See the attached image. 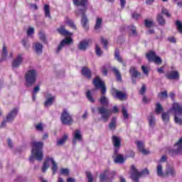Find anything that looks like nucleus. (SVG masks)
<instances>
[{
    "instance_id": "54",
    "label": "nucleus",
    "mask_w": 182,
    "mask_h": 182,
    "mask_svg": "<svg viewBox=\"0 0 182 182\" xmlns=\"http://www.w3.org/2000/svg\"><path fill=\"white\" fill-rule=\"evenodd\" d=\"M60 173L63 174V176H69V169L68 168H61Z\"/></svg>"
},
{
    "instance_id": "11",
    "label": "nucleus",
    "mask_w": 182,
    "mask_h": 182,
    "mask_svg": "<svg viewBox=\"0 0 182 182\" xmlns=\"http://www.w3.org/2000/svg\"><path fill=\"white\" fill-rule=\"evenodd\" d=\"M171 110L174 115L182 116V104H180L178 102H173Z\"/></svg>"
},
{
    "instance_id": "53",
    "label": "nucleus",
    "mask_w": 182,
    "mask_h": 182,
    "mask_svg": "<svg viewBox=\"0 0 182 182\" xmlns=\"http://www.w3.org/2000/svg\"><path fill=\"white\" fill-rule=\"evenodd\" d=\"M66 23H67L68 25H69V26H70V28H72L73 29L76 30V25L75 24V23H73V22L72 21V20H68V21H66Z\"/></svg>"
},
{
    "instance_id": "20",
    "label": "nucleus",
    "mask_w": 182,
    "mask_h": 182,
    "mask_svg": "<svg viewBox=\"0 0 182 182\" xmlns=\"http://www.w3.org/2000/svg\"><path fill=\"white\" fill-rule=\"evenodd\" d=\"M136 145L138 147V150L139 151H141V153H142V154H149V151H147L146 149H144V144L143 143V141H136Z\"/></svg>"
},
{
    "instance_id": "26",
    "label": "nucleus",
    "mask_w": 182,
    "mask_h": 182,
    "mask_svg": "<svg viewBox=\"0 0 182 182\" xmlns=\"http://www.w3.org/2000/svg\"><path fill=\"white\" fill-rule=\"evenodd\" d=\"M115 97L117 99H119V100H124L126 99V93L122 92L121 91H119L118 90H115Z\"/></svg>"
},
{
    "instance_id": "40",
    "label": "nucleus",
    "mask_w": 182,
    "mask_h": 182,
    "mask_svg": "<svg viewBox=\"0 0 182 182\" xmlns=\"http://www.w3.org/2000/svg\"><path fill=\"white\" fill-rule=\"evenodd\" d=\"M131 36H137V31L134 26H129V27Z\"/></svg>"
},
{
    "instance_id": "6",
    "label": "nucleus",
    "mask_w": 182,
    "mask_h": 182,
    "mask_svg": "<svg viewBox=\"0 0 182 182\" xmlns=\"http://www.w3.org/2000/svg\"><path fill=\"white\" fill-rule=\"evenodd\" d=\"M61 123L63 124H65L67 126H70L73 123V118L72 115L69 113L68 109H65L63 110L60 117Z\"/></svg>"
},
{
    "instance_id": "10",
    "label": "nucleus",
    "mask_w": 182,
    "mask_h": 182,
    "mask_svg": "<svg viewBox=\"0 0 182 182\" xmlns=\"http://www.w3.org/2000/svg\"><path fill=\"white\" fill-rule=\"evenodd\" d=\"M129 73L132 79V85H136V79L141 76V73L137 70V68L134 67L129 68Z\"/></svg>"
},
{
    "instance_id": "47",
    "label": "nucleus",
    "mask_w": 182,
    "mask_h": 182,
    "mask_svg": "<svg viewBox=\"0 0 182 182\" xmlns=\"http://www.w3.org/2000/svg\"><path fill=\"white\" fill-rule=\"evenodd\" d=\"M122 116L124 117V119H129V113L127 112V109H126V107H123L122 110Z\"/></svg>"
},
{
    "instance_id": "18",
    "label": "nucleus",
    "mask_w": 182,
    "mask_h": 182,
    "mask_svg": "<svg viewBox=\"0 0 182 182\" xmlns=\"http://www.w3.org/2000/svg\"><path fill=\"white\" fill-rule=\"evenodd\" d=\"M33 49L37 55H41L42 54V52H43V45L41 43H35L33 46Z\"/></svg>"
},
{
    "instance_id": "30",
    "label": "nucleus",
    "mask_w": 182,
    "mask_h": 182,
    "mask_svg": "<svg viewBox=\"0 0 182 182\" xmlns=\"http://www.w3.org/2000/svg\"><path fill=\"white\" fill-rule=\"evenodd\" d=\"M114 163L117 164H123L124 161H126V159L122 156V154H119L116 156V158L114 159Z\"/></svg>"
},
{
    "instance_id": "12",
    "label": "nucleus",
    "mask_w": 182,
    "mask_h": 182,
    "mask_svg": "<svg viewBox=\"0 0 182 182\" xmlns=\"http://www.w3.org/2000/svg\"><path fill=\"white\" fill-rule=\"evenodd\" d=\"M73 43V40L72 39V38H64L60 42V45L58 46V47L55 50V53H59V52H60V50H62V49H63V48H65V45H70Z\"/></svg>"
},
{
    "instance_id": "55",
    "label": "nucleus",
    "mask_w": 182,
    "mask_h": 182,
    "mask_svg": "<svg viewBox=\"0 0 182 182\" xmlns=\"http://www.w3.org/2000/svg\"><path fill=\"white\" fill-rule=\"evenodd\" d=\"M142 102L145 103V105H147V103H150L151 102V100L150 98H148L146 95L143 96Z\"/></svg>"
},
{
    "instance_id": "36",
    "label": "nucleus",
    "mask_w": 182,
    "mask_h": 182,
    "mask_svg": "<svg viewBox=\"0 0 182 182\" xmlns=\"http://www.w3.org/2000/svg\"><path fill=\"white\" fill-rule=\"evenodd\" d=\"M109 173V170H105L100 175V181H106V179L107 178V174Z\"/></svg>"
},
{
    "instance_id": "34",
    "label": "nucleus",
    "mask_w": 182,
    "mask_h": 182,
    "mask_svg": "<svg viewBox=\"0 0 182 182\" xmlns=\"http://www.w3.org/2000/svg\"><path fill=\"white\" fill-rule=\"evenodd\" d=\"M66 140H68V134H65L60 139L57 141V146H62V144H65Z\"/></svg>"
},
{
    "instance_id": "45",
    "label": "nucleus",
    "mask_w": 182,
    "mask_h": 182,
    "mask_svg": "<svg viewBox=\"0 0 182 182\" xmlns=\"http://www.w3.org/2000/svg\"><path fill=\"white\" fill-rule=\"evenodd\" d=\"M159 99H167L168 97V95L167 94V91H164L158 94Z\"/></svg>"
},
{
    "instance_id": "38",
    "label": "nucleus",
    "mask_w": 182,
    "mask_h": 182,
    "mask_svg": "<svg viewBox=\"0 0 182 182\" xmlns=\"http://www.w3.org/2000/svg\"><path fill=\"white\" fill-rule=\"evenodd\" d=\"M156 174L159 176V177H163L164 176V173H163V166L161 164H159L156 167Z\"/></svg>"
},
{
    "instance_id": "59",
    "label": "nucleus",
    "mask_w": 182,
    "mask_h": 182,
    "mask_svg": "<svg viewBox=\"0 0 182 182\" xmlns=\"http://www.w3.org/2000/svg\"><path fill=\"white\" fill-rule=\"evenodd\" d=\"M141 70L144 75H149V68H147V67L142 65Z\"/></svg>"
},
{
    "instance_id": "1",
    "label": "nucleus",
    "mask_w": 182,
    "mask_h": 182,
    "mask_svg": "<svg viewBox=\"0 0 182 182\" xmlns=\"http://www.w3.org/2000/svg\"><path fill=\"white\" fill-rule=\"evenodd\" d=\"M73 2L75 6H81L75 11V15L77 16H82L81 25L87 31V29H89V26H87L89 19L87 18L86 12H87V4H89V0H73Z\"/></svg>"
},
{
    "instance_id": "39",
    "label": "nucleus",
    "mask_w": 182,
    "mask_h": 182,
    "mask_svg": "<svg viewBox=\"0 0 182 182\" xmlns=\"http://www.w3.org/2000/svg\"><path fill=\"white\" fill-rule=\"evenodd\" d=\"M6 56H8V50H6V46H4L1 60H6Z\"/></svg>"
},
{
    "instance_id": "22",
    "label": "nucleus",
    "mask_w": 182,
    "mask_h": 182,
    "mask_svg": "<svg viewBox=\"0 0 182 182\" xmlns=\"http://www.w3.org/2000/svg\"><path fill=\"white\" fill-rule=\"evenodd\" d=\"M81 73L85 76L87 79H92V71L88 68H82Z\"/></svg>"
},
{
    "instance_id": "16",
    "label": "nucleus",
    "mask_w": 182,
    "mask_h": 182,
    "mask_svg": "<svg viewBox=\"0 0 182 182\" xmlns=\"http://www.w3.org/2000/svg\"><path fill=\"white\" fill-rule=\"evenodd\" d=\"M22 62H23V58L22 57V54H18L16 58H15L11 63L12 68L14 69H17L22 65Z\"/></svg>"
},
{
    "instance_id": "2",
    "label": "nucleus",
    "mask_w": 182,
    "mask_h": 182,
    "mask_svg": "<svg viewBox=\"0 0 182 182\" xmlns=\"http://www.w3.org/2000/svg\"><path fill=\"white\" fill-rule=\"evenodd\" d=\"M31 155L29 158V161L33 163L35 160L42 161L43 160V142L33 141L31 142Z\"/></svg>"
},
{
    "instance_id": "41",
    "label": "nucleus",
    "mask_w": 182,
    "mask_h": 182,
    "mask_svg": "<svg viewBox=\"0 0 182 182\" xmlns=\"http://www.w3.org/2000/svg\"><path fill=\"white\" fill-rule=\"evenodd\" d=\"M21 43L25 49H28L31 48V44L29 43V40L28 38H23L21 41Z\"/></svg>"
},
{
    "instance_id": "5",
    "label": "nucleus",
    "mask_w": 182,
    "mask_h": 182,
    "mask_svg": "<svg viewBox=\"0 0 182 182\" xmlns=\"http://www.w3.org/2000/svg\"><path fill=\"white\" fill-rule=\"evenodd\" d=\"M49 161H51V164L53 165V166L51 167V169L53 171V174L55 175L58 171V164H56L53 158L47 157L46 159L43 164L42 172L46 173V170L49 168Z\"/></svg>"
},
{
    "instance_id": "64",
    "label": "nucleus",
    "mask_w": 182,
    "mask_h": 182,
    "mask_svg": "<svg viewBox=\"0 0 182 182\" xmlns=\"http://www.w3.org/2000/svg\"><path fill=\"white\" fill-rule=\"evenodd\" d=\"M100 87L101 88V93L102 95H105V93H106V86L105 85V84Z\"/></svg>"
},
{
    "instance_id": "33",
    "label": "nucleus",
    "mask_w": 182,
    "mask_h": 182,
    "mask_svg": "<svg viewBox=\"0 0 182 182\" xmlns=\"http://www.w3.org/2000/svg\"><path fill=\"white\" fill-rule=\"evenodd\" d=\"M99 101L102 106H107L109 105V99L105 95L101 96Z\"/></svg>"
},
{
    "instance_id": "43",
    "label": "nucleus",
    "mask_w": 182,
    "mask_h": 182,
    "mask_svg": "<svg viewBox=\"0 0 182 182\" xmlns=\"http://www.w3.org/2000/svg\"><path fill=\"white\" fill-rule=\"evenodd\" d=\"M174 122L176 124L182 126V116L174 115Z\"/></svg>"
},
{
    "instance_id": "37",
    "label": "nucleus",
    "mask_w": 182,
    "mask_h": 182,
    "mask_svg": "<svg viewBox=\"0 0 182 182\" xmlns=\"http://www.w3.org/2000/svg\"><path fill=\"white\" fill-rule=\"evenodd\" d=\"M114 58L118 62H119V63H123V58L120 56V52L117 48L115 49Z\"/></svg>"
},
{
    "instance_id": "58",
    "label": "nucleus",
    "mask_w": 182,
    "mask_h": 182,
    "mask_svg": "<svg viewBox=\"0 0 182 182\" xmlns=\"http://www.w3.org/2000/svg\"><path fill=\"white\" fill-rule=\"evenodd\" d=\"M87 178L88 182H93V176L90 172H87Z\"/></svg>"
},
{
    "instance_id": "56",
    "label": "nucleus",
    "mask_w": 182,
    "mask_h": 182,
    "mask_svg": "<svg viewBox=\"0 0 182 182\" xmlns=\"http://www.w3.org/2000/svg\"><path fill=\"white\" fill-rule=\"evenodd\" d=\"M144 93H146V85L143 84L139 91V95H141L142 96H144Z\"/></svg>"
},
{
    "instance_id": "23",
    "label": "nucleus",
    "mask_w": 182,
    "mask_h": 182,
    "mask_svg": "<svg viewBox=\"0 0 182 182\" xmlns=\"http://www.w3.org/2000/svg\"><path fill=\"white\" fill-rule=\"evenodd\" d=\"M87 46H89V41H82L80 42L78 45V49L80 50H86L87 49Z\"/></svg>"
},
{
    "instance_id": "60",
    "label": "nucleus",
    "mask_w": 182,
    "mask_h": 182,
    "mask_svg": "<svg viewBox=\"0 0 182 182\" xmlns=\"http://www.w3.org/2000/svg\"><path fill=\"white\" fill-rule=\"evenodd\" d=\"M132 19H139V18H140V14H139L136 12H134L132 14Z\"/></svg>"
},
{
    "instance_id": "17",
    "label": "nucleus",
    "mask_w": 182,
    "mask_h": 182,
    "mask_svg": "<svg viewBox=\"0 0 182 182\" xmlns=\"http://www.w3.org/2000/svg\"><path fill=\"white\" fill-rule=\"evenodd\" d=\"M73 144H76L77 141H82V132L80 129H76L73 134Z\"/></svg>"
},
{
    "instance_id": "7",
    "label": "nucleus",
    "mask_w": 182,
    "mask_h": 182,
    "mask_svg": "<svg viewBox=\"0 0 182 182\" xmlns=\"http://www.w3.org/2000/svg\"><path fill=\"white\" fill-rule=\"evenodd\" d=\"M97 111L100 114H101V117L104 122H109L112 116V110L105 107L104 106L98 107Z\"/></svg>"
},
{
    "instance_id": "28",
    "label": "nucleus",
    "mask_w": 182,
    "mask_h": 182,
    "mask_svg": "<svg viewBox=\"0 0 182 182\" xmlns=\"http://www.w3.org/2000/svg\"><path fill=\"white\" fill-rule=\"evenodd\" d=\"M117 126V119L116 117H112L109 124V129L115 130Z\"/></svg>"
},
{
    "instance_id": "19",
    "label": "nucleus",
    "mask_w": 182,
    "mask_h": 182,
    "mask_svg": "<svg viewBox=\"0 0 182 182\" xmlns=\"http://www.w3.org/2000/svg\"><path fill=\"white\" fill-rule=\"evenodd\" d=\"M112 144L115 149H120V146H122V140H120L119 136L115 135L112 136Z\"/></svg>"
},
{
    "instance_id": "52",
    "label": "nucleus",
    "mask_w": 182,
    "mask_h": 182,
    "mask_svg": "<svg viewBox=\"0 0 182 182\" xmlns=\"http://www.w3.org/2000/svg\"><path fill=\"white\" fill-rule=\"evenodd\" d=\"M35 33V28L33 27H30L27 30V36H31V35H33Z\"/></svg>"
},
{
    "instance_id": "24",
    "label": "nucleus",
    "mask_w": 182,
    "mask_h": 182,
    "mask_svg": "<svg viewBox=\"0 0 182 182\" xmlns=\"http://www.w3.org/2000/svg\"><path fill=\"white\" fill-rule=\"evenodd\" d=\"M156 21L161 26H164V25H166V19H164V17H163V14H158L156 15Z\"/></svg>"
},
{
    "instance_id": "14",
    "label": "nucleus",
    "mask_w": 182,
    "mask_h": 182,
    "mask_svg": "<svg viewBox=\"0 0 182 182\" xmlns=\"http://www.w3.org/2000/svg\"><path fill=\"white\" fill-rule=\"evenodd\" d=\"M165 76L168 80H178L180 79V73L177 70H171Z\"/></svg>"
},
{
    "instance_id": "3",
    "label": "nucleus",
    "mask_w": 182,
    "mask_h": 182,
    "mask_svg": "<svg viewBox=\"0 0 182 182\" xmlns=\"http://www.w3.org/2000/svg\"><path fill=\"white\" fill-rule=\"evenodd\" d=\"M38 79V72L35 69L28 70L25 75L26 86L32 87L36 83Z\"/></svg>"
},
{
    "instance_id": "25",
    "label": "nucleus",
    "mask_w": 182,
    "mask_h": 182,
    "mask_svg": "<svg viewBox=\"0 0 182 182\" xmlns=\"http://www.w3.org/2000/svg\"><path fill=\"white\" fill-rule=\"evenodd\" d=\"M93 85H95L97 89H99L100 87H101V86L105 85V82L100 80V78L99 77H96L93 80Z\"/></svg>"
},
{
    "instance_id": "51",
    "label": "nucleus",
    "mask_w": 182,
    "mask_h": 182,
    "mask_svg": "<svg viewBox=\"0 0 182 182\" xmlns=\"http://www.w3.org/2000/svg\"><path fill=\"white\" fill-rule=\"evenodd\" d=\"M101 43H102V45H103L105 49L107 50V45H108L107 40H106V39H105V38L102 37L101 38Z\"/></svg>"
},
{
    "instance_id": "44",
    "label": "nucleus",
    "mask_w": 182,
    "mask_h": 182,
    "mask_svg": "<svg viewBox=\"0 0 182 182\" xmlns=\"http://www.w3.org/2000/svg\"><path fill=\"white\" fill-rule=\"evenodd\" d=\"M86 97L91 103H95V98H93V97L92 96V92H90V90L87 91Z\"/></svg>"
},
{
    "instance_id": "32",
    "label": "nucleus",
    "mask_w": 182,
    "mask_h": 182,
    "mask_svg": "<svg viewBox=\"0 0 182 182\" xmlns=\"http://www.w3.org/2000/svg\"><path fill=\"white\" fill-rule=\"evenodd\" d=\"M149 127H154L156 126V118L154 117V114H151L149 117H148Z\"/></svg>"
},
{
    "instance_id": "57",
    "label": "nucleus",
    "mask_w": 182,
    "mask_h": 182,
    "mask_svg": "<svg viewBox=\"0 0 182 182\" xmlns=\"http://www.w3.org/2000/svg\"><path fill=\"white\" fill-rule=\"evenodd\" d=\"M161 13L164 14V15H166L168 18H170V13H168V10H167V9L163 8Z\"/></svg>"
},
{
    "instance_id": "48",
    "label": "nucleus",
    "mask_w": 182,
    "mask_h": 182,
    "mask_svg": "<svg viewBox=\"0 0 182 182\" xmlns=\"http://www.w3.org/2000/svg\"><path fill=\"white\" fill-rule=\"evenodd\" d=\"M38 36L40 38V40L42 41V42H44L45 43H46V36H45V33L42 31L39 32Z\"/></svg>"
},
{
    "instance_id": "27",
    "label": "nucleus",
    "mask_w": 182,
    "mask_h": 182,
    "mask_svg": "<svg viewBox=\"0 0 182 182\" xmlns=\"http://www.w3.org/2000/svg\"><path fill=\"white\" fill-rule=\"evenodd\" d=\"M165 176H171L172 177H176V169L173 167H168L165 172Z\"/></svg>"
},
{
    "instance_id": "4",
    "label": "nucleus",
    "mask_w": 182,
    "mask_h": 182,
    "mask_svg": "<svg viewBox=\"0 0 182 182\" xmlns=\"http://www.w3.org/2000/svg\"><path fill=\"white\" fill-rule=\"evenodd\" d=\"M131 168L132 170L131 172V178L135 182H139V178H141V176H149V174H150V171L147 168L142 170L141 172L137 171L134 165L131 166Z\"/></svg>"
},
{
    "instance_id": "46",
    "label": "nucleus",
    "mask_w": 182,
    "mask_h": 182,
    "mask_svg": "<svg viewBox=\"0 0 182 182\" xmlns=\"http://www.w3.org/2000/svg\"><path fill=\"white\" fill-rule=\"evenodd\" d=\"M156 113L157 114H160V113H161V112H163V107H161V104L160 103H157L156 105V110H155Z\"/></svg>"
},
{
    "instance_id": "31",
    "label": "nucleus",
    "mask_w": 182,
    "mask_h": 182,
    "mask_svg": "<svg viewBox=\"0 0 182 182\" xmlns=\"http://www.w3.org/2000/svg\"><path fill=\"white\" fill-rule=\"evenodd\" d=\"M112 72L116 75V79L118 82H122V74L120 73V71L116 68H112Z\"/></svg>"
},
{
    "instance_id": "61",
    "label": "nucleus",
    "mask_w": 182,
    "mask_h": 182,
    "mask_svg": "<svg viewBox=\"0 0 182 182\" xmlns=\"http://www.w3.org/2000/svg\"><path fill=\"white\" fill-rule=\"evenodd\" d=\"M102 73L103 74L104 76H107V73H108V71H107V68H106V67H102Z\"/></svg>"
},
{
    "instance_id": "15",
    "label": "nucleus",
    "mask_w": 182,
    "mask_h": 182,
    "mask_svg": "<svg viewBox=\"0 0 182 182\" xmlns=\"http://www.w3.org/2000/svg\"><path fill=\"white\" fill-rule=\"evenodd\" d=\"M44 97L46 100L44 102V106L46 107H49V106H52L53 105V102H55V96L52 95V94L46 93L44 95Z\"/></svg>"
},
{
    "instance_id": "9",
    "label": "nucleus",
    "mask_w": 182,
    "mask_h": 182,
    "mask_svg": "<svg viewBox=\"0 0 182 182\" xmlns=\"http://www.w3.org/2000/svg\"><path fill=\"white\" fill-rule=\"evenodd\" d=\"M169 154L171 156H176V154H182V138H181L178 142L174 145V149L169 150Z\"/></svg>"
},
{
    "instance_id": "8",
    "label": "nucleus",
    "mask_w": 182,
    "mask_h": 182,
    "mask_svg": "<svg viewBox=\"0 0 182 182\" xmlns=\"http://www.w3.org/2000/svg\"><path fill=\"white\" fill-rule=\"evenodd\" d=\"M146 56L149 62H154L156 65H161V63L163 62L161 58L157 56L154 51H149L146 53Z\"/></svg>"
},
{
    "instance_id": "50",
    "label": "nucleus",
    "mask_w": 182,
    "mask_h": 182,
    "mask_svg": "<svg viewBox=\"0 0 182 182\" xmlns=\"http://www.w3.org/2000/svg\"><path fill=\"white\" fill-rule=\"evenodd\" d=\"M144 23L146 28H151V26H153V21L146 19Z\"/></svg>"
},
{
    "instance_id": "21",
    "label": "nucleus",
    "mask_w": 182,
    "mask_h": 182,
    "mask_svg": "<svg viewBox=\"0 0 182 182\" xmlns=\"http://www.w3.org/2000/svg\"><path fill=\"white\" fill-rule=\"evenodd\" d=\"M57 31L58 33L63 36H72V33L65 29V26H61L60 28H57Z\"/></svg>"
},
{
    "instance_id": "62",
    "label": "nucleus",
    "mask_w": 182,
    "mask_h": 182,
    "mask_svg": "<svg viewBox=\"0 0 182 182\" xmlns=\"http://www.w3.org/2000/svg\"><path fill=\"white\" fill-rule=\"evenodd\" d=\"M36 130H38L40 132H42V130H43V127L42 126V124H38L36 126Z\"/></svg>"
},
{
    "instance_id": "29",
    "label": "nucleus",
    "mask_w": 182,
    "mask_h": 182,
    "mask_svg": "<svg viewBox=\"0 0 182 182\" xmlns=\"http://www.w3.org/2000/svg\"><path fill=\"white\" fill-rule=\"evenodd\" d=\"M102 23H103V19L100 17H97L95 25L94 28L97 31L102 28Z\"/></svg>"
},
{
    "instance_id": "35",
    "label": "nucleus",
    "mask_w": 182,
    "mask_h": 182,
    "mask_svg": "<svg viewBox=\"0 0 182 182\" xmlns=\"http://www.w3.org/2000/svg\"><path fill=\"white\" fill-rule=\"evenodd\" d=\"M44 12L45 16L46 18H49V19L52 18V16H50V9H49V5L46 4L44 6Z\"/></svg>"
},
{
    "instance_id": "49",
    "label": "nucleus",
    "mask_w": 182,
    "mask_h": 182,
    "mask_svg": "<svg viewBox=\"0 0 182 182\" xmlns=\"http://www.w3.org/2000/svg\"><path fill=\"white\" fill-rule=\"evenodd\" d=\"M95 52L97 56H102V53H103L102 49L100 48V47H99V45H96Z\"/></svg>"
},
{
    "instance_id": "13",
    "label": "nucleus",
    "mask_w": 182,
    "mask_h": 182,
    "mask_svg": "<svg viewBox=\"0 0 182 182\" xmlns=\"http://www.w3.org/2000/svg\"><path fill=\"white\" fill-rule=\"evenodd\" d=\"M19 112V108H14L11 109L6 116V122L11 123L15 120L16 116H18V112Z\"/></svg>"
},
{
    "instance_id": "42",
    "label": "nucleus",
    "mask_w": 182,
    "mask_h": 182,
    "mask_svg": "<svg viewBox=\"0 0 182 182\" xmlns=\"http://www.w3.org/2000/svg\"><path fill=\"white\" fill-rule=\"evenodd\" d=\"M162 120L164 123H168L170 120V114L168 112L162 113Z\"/></svg>"
},
{
    "instance_id": "63",
    "label": "nucleus",
    "mask_w": 182,
    "mask_h": 182,
    "mask_svg": "<svg viewBox=\"0 0 182 182\" xmlns=\"http://www.w3.org/2000/svg\"><path fill=\"white\" fill-rule=\"evenodd\" d=\"M39 90H41V87H39V85H37L33 88V93L36 94L38 93V92H39Z\"/></svg>"
}]
</instances>
